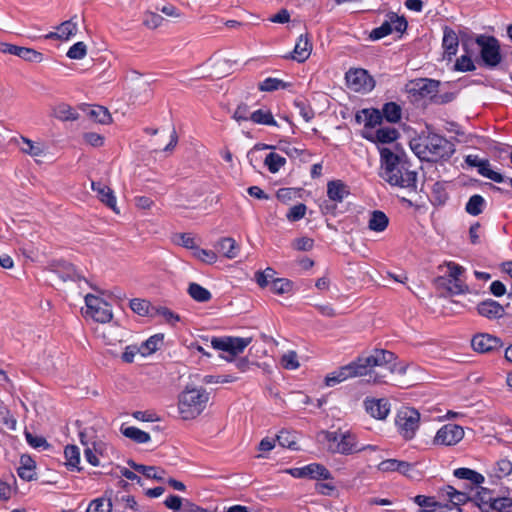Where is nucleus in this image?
I'll list each match as a JSON object with an SVG mask.
<instances>
[{"label":"nucleus","instance_id":"obj_25","mask_svg":"<svg viewBox=\"0 0 512 512\" xmlns=\"http://www.w3.org/2000/svg\"><path fill=\"white\" fill-rule=\"evenodd\" d=\"M348 194V186L342 180H331L327 183V196L331 201L341 203Z\"/></svg>","mask_w":512,"mask_h":512},{"label":"nucleus","instance_id":"obj_38","mask_svg":"<svg viewBox=\"0 0 512 512\" xmlns=\"http://www.w3.org/2000/svg\"><path fill=\"white\" fill-rule=\"evenodd\" d=\"M16 56L22 58L23 60L31 63H40L43 61V54L35 49L28 47L18 46Z\"/></svg>","mask_w":512,"mask_h":512},{"label":"nucleus","instance_id":"obj_11","mask_svg":"<svg viewBox=\"0 0 512 512\" xmlns=\"http://www.w3.org/2000/svg\"><path fill=\"white\" fill-rule=\"evenodd\" d=\"M346 85L354 92L366 93L371 91L375 82L367 71L361 68L350 69L345 75Z\"/></svg>","mask_w":512,"mask_h":512},{"label":"nucleus","instance_id":"obj_10","mask_svg":"<svg viewBox=\"0 0 512 512\" xmlns=\"http://www.w3.org/2000/svg\"><path fill=\"white\" fill-rule=\"evenodd\" d=\"M476 43L481 48V57L486 65L494 67L500 63V45L496 38L480 35L476 38Z\"/></svg>","mask_w":512,"mask_h":512},{"label":"nucleus","instance_id":"obj_2","mask_svg":"<svg viewBox=\"0 0 512 512\" xmlns=\"http://www.w3.org/2000/svg\"><path fill=\"white\" fill-rule=\"evenodd\" d=\"M380 176L392 186L415 191L417 188V173L409 169L408 164L388 148L380 150Z\"/></svg>","mask_w":512,"mask_h":512},{"label":"nucleus","instance_id":"obj_17","mask_svg":"<svg viewBox=\"0 0 512 512\" xmlns=\"http://www.w3.org/2000/svg\"><path fill=\"white\" fill-rule=\"evenodd\" d=\"M362 136L369 141L386 144L394 142L398 138L399 133L391 126H380L375 130L363 129Z\"/></svg>","mask_w":512,"mask_h":512},{"label":"nucleus","instance_id":"obj_48","mask_svg":"<svg viewBox=\"0 0 512 512\" xmlns=\"http://www.w3.org/2000/svg\"><path fill=\"white\" fill-rule=\"evenodd\" d=\"M66 55L72 60H81L87 55V45L82 41L77 42L68 49Z\"/></svg>","mask_w":512,"mask_h":512},{"label":"nucleus","instance_id":"obj_27","mask_svg":"<svg viewBox=\"0 0 512 512\" xmlns=\"http://www.w3.org/2000/svg\"><path fill=\"white\" fill-rule=\"evenodd\" d=\"M306 478L314 480H328L331 479L330 471L322 464L312 463L305 466Z\"/></svg>","mask_w":512,"mask_h":512},{"label":"nucleus","instance_id":"obj_55","mask_svg":"<svg viewBox=\"0 0 512 512\" xmlns=\"http://www.w3.org/2000/svg\"><path fill=\"white\" fill-rule=\"evenodd\" d=\"M193 255L195 258H197L198 260H200L206 264H213L218 259V256L214 251L202 249L199 247H196V249L193 252Z\"/></svg>","mask_w":512,"mask_h":512},{"label":"nucleus","instance_id":"obj_62","mask_svg":"<svg viewBox=\"0 0 512 512\" xmlns=\"http://www.w3.org/2000/svg\"><path fill=\"white\" fill-rule=\"evenodd\" d=\"M307 207L305 204H298L291 207L286 215L290 222H295L302 219L306 214Z\"/></svg>","mask_w":512,"mask_h":512},{"label":"nucleus","instance_id":"obj_37","mask_svg":"<svg viewBox=\"0 0 512 512\" xmlns=\"http://www.w3.org/2000/svg\"><path fill=\"white\" fill-rule=\"evenodd\" d=\"M493 473L496 478H504L512 473V460L506 456L500 458L493 468Z\"/></svg>","mask_w":512,"mask_h":512},{"label":"nucleus","instance_id":"obj_43","mask_svg":"<svg viewBox=\"0 0 512 512\" xmlns=\"http://www.w3.org/2000/svg\"><path fill=\"white\" fill-rule=\"evenodd\" d=\"M123 334V329L110 325L103 329L101 337L105 340V342L108 345H111L115 341L122 342Z\"/></svg>","mask_w":512,"mask_h":512},{"label":"nucleus","instance_id":"obj_32","mask_svg":"<svg viewBox=\"0 0 512 512\" xmlns=\"http://www.w3.org/2000/svg\"><path fill=\"white\" fill-rule=\"evenodd\" d=\"M53 116L61 121H75L78 113L68 104L61 103L53 108Z\"/></svg>","mask_w":512,"mask_h":512},{"label":"nucleus","instance_id":"obj_36","mask_svg":"<svg viewBox=\"0 0 512 512\" xmlns=\"http://www.w3.org/2000/svg\"><path fill=\"white\" fill-rule=\"evenodd\" d=\"M250 120L256 124L277 126L270 110L259 109L250 114Z\"/></svg>","mask_w":512,"mask_h":512},{"label":"nucleus","instance_id":"obj_4","mask_svg":"<svg viewBox=\"0 0 512 512\" xmlns=\"http://www.w3.org/2000/svg\"><path fill=\"white\" fill-rule=\"evenodd\" d=\"M411 148L420 159L426 161L449 158L454 153V146L450 141L430 132L414 139Z\"/></svg>","mask_w":512,"mask_h":512},{"label":"nucleus","instance_id":"obj_63","mask_svg":"<svg viewBox=\"0 0 512 512\" xmlns=\"http://www.w3.org/2000/svg\"><path fill=\"white\" fill-rule=\"evenodd\" d=\"M163 337L159 335L151 336L142 345L141 349L145 351V355H149L158 350L159 344L162 342Z\"/></svg>","mask_w":512,"mask_h":512},{"label":"nucleus","instance_id":"obj_14","mask_svg":"<svg viewBox=\"0 0 512 512\" xmlns=\"http://www.w3.org/2000/svg\"><path fill=\"white\" fill-rule=\"evenodd\" d=\"M440 81L420 78L410 82L408 86L409 93L420 98L434 99L435 94L438 93Z\"/></svg>","mask_w":512,"mask_h":512},{"label":"nucleus","instance_id":"obj_54","mask_svg":"<svg viewBox=\"0 0 512 512\" xmlns=\"http://www.w3.org/2000/svg\"><path fill=\"white\" fill-rule=\"evenodd\" d=\"M129 464L135 471L143 474L147 478H153V479H159V480L162 479V476L159 474L158 468H156L154 466H145V465H141V464H136L134 462H130Z\"/></svg>","mask_w":512,"mask_h":512},{"label":"nucleus","instance_id":"obj_34","mask_svg":"<svg viewBox=\"0 0 512 512\" xmlns=\"http://www.w3.org/2000/svg\"><path fill=\"white\" fill-rule=\"evenodd\" d=\"M279 445L290 450H298L297 435L295 432L281 430L276 436Z\"/></svg>","mask_w":512,"mask_h":512},{"label":"nucleus","instance_id":"obj_16","mask_svg":"<svg viewBox=\"0 0 512 512\" xmlns=\"http://www.w3.org/2000/svg\"><path fill=\"white\" fill-rule=\"evenodd\" d=\"M78 16L74 15L69 20L60 23L56 30L45 35V39L68 41L77 34Z\"/></svg>","mask_w":512,"mask_h":512},{"label":"nucleus","instance_id":"obj_40","mask_svg":"<svg viewBox=\"0 0 512 512\" xmlns=\"http://www.w3.org/2000/svg\"><path fill=\"white\" fill-rule=\"evenodd\" d=\"M285 164L286 159L274 152L269 153L264 160V165L273 174L277 173Z\"/></svg>","mask_w":512,"mask_h":512},{"label":"nucleus","instance_id":"obj_20","mask_svg":"<svg viewBox=\"0 0 512 512\" xmlns=\"http://www.w3.org/2000/svg\"><path fill=\"white\" fill-rule=\"evenodd\" d=\"M91 188L93 191L97 193V198L103 204L109 207L116 214L120 213L119 208L117 207L116 197L114 195L113 190L110 187L103 183L93 181L91 183Z\"/></svg>","mask_w":512,"mask_h":512},{"label":"nucleus","instance_id":"obj_61","mask_svg":"<svg viewBox=\"0 0 512 512\" xmlns=\"http://www.w3.org/2000/svg\"><path fill=\"white\" fill-rule=\"evenodd\" d=\"M414 501L421 507L420 510H430L442 504L440 502H437L434 497H428L424 495H417L414 498Z\"/></svg>","mask_w":512,"mask_h":512},{"label":"nucleus","instance_id":"obj_7","mask_svg":"<svg viewBox=\"0 0 512 512\" xmlns=\"http://www.w3.org/2000/svg\"><path fill=\"white\" fill-rule=\"evenodd\" d=\"M395 424L402 438L410 441L419 428L420 413L412 407H402L396 414Z\"/></svg>","mask_w":512,"mask_h":512},{"label":"nucleus","instance_id":"obj_23","mask_svg":"<svg viewBox=\"0 0 512 512\" xmlns=\"http://www.w3.org/2000/svg\"><path fill=\"white\" fill-rule=\"evenodd\" d=\"M459 40L456 32L449 27H445L442 47L444 49V57L451 60L458 51Z\"/></svg>","mask_w":512,"mask_h":512},{"label":"nucleus","instance_id":"obj_59","mask_svg":"<svg viewBox=\"0 0 512 512\" xmlns=\"http://www.w3.org/2000/svg\"><path fill=\"white\" fill-rule=\"evenodd\" d=\"M393 31V28L391 27L390 18L388 17V20L382 23L381 26L373 29L370 33V38L374 40L381 39L387 35H389Z\"/></svg>","mask_w":512,"mask_h":512},{"label":"nucleus","instance_id":"obj_44","mask_svg":"<svg viewBox=\"0 0 512 512\" xmlns=\"http://www.w3.org/2000/svg\"><path fill=\"white\" fill-rule=\"evenodd\" d=\"M270 290L277 295L287 294L292 290V282L284 278H275L271 281Z\"/></svg>","mask_w":512,"mask_h":512},{"label":"nucleus","instance_id":"obj_30","mask_svg":"<svg viewBox=\"0 0 512 512\" xmlns=\"http://www.w3.org/2000/svg\"><path fill=\"white\" fill-rule=\"evenodd\" d=\"M86 114L91 120L100 124H109L111 122V115L108 109L103 106L89 107Z\"/></svg>","mask_w":512,"mask_h":512},{"label":"nucleus","instance_id":"obj_53","mask_svg":"<svg viewBox=\"0 0 512 512\" xmlns=\"http://www.w3.org/2000/svg\"><path fill=\"white\" fill-rule=\"evenodd\" d=\"M275 271L272 268H266L264 271L255 273V280L261 288L271 285V281L275 279Z\"/></svg>","mask_w":512,"mask_h":512},{"label":"nucleus","instance_id":"obj_21","mask_svg":"<svg viewBox=\"0 0 512 512\" xmlns=\"http://www.w3.org/2000/svg\"><path fill=\"white\" fill-rule=\"evenodd\" d=\"M312 52V43L308 33L301 34L295 44L294 50L290 53L289 58L299 63L305 62Z\"/></svg>","mask_w":512,"mask_h":512},{"label":"nucleus","instance_id":"obj_29","mask_svg":"<svg viewBox=\"0 0 512 512\" xmlns=\"http://www.w3.org/2000/svg\"><path fill=\"white\" fill-rule=\"evenodd\" d=\"M217 247L223 252V256L228 259H234L239 253V247L236 241L231 237L221 238Z\"/></svg>","mask_w":512,"mask_h":512},{"label":"nucleus","instance_id":"obj_58","mask_svg":"<svg viewBox=\"0 0 512 512\" xmlns=\"http://www.w3.org/2000/svg\"><path fill=\"white\" fill-rule=\"evenodd\" d=\"M478 171L482 176H484L494 182H497V183L503 182V176L500 173L492 170L490 167V164L487 160L481 164V167Z\"/></svg>","mask_w":512,"mask_h":512},{"label":"nucleus","instance_id":"obj_52","mask_svg":"<svg viewBox=\"0 0 512 512\" xmlns=\"http://www.w3.org/2000/svg\"><path fill=\"white\" fill-rule=\"evenodd\" d=\"M363 114L365 116V125L364 129H372L375 130L377 125L381 126L382 116L379 111L373 110H363Z\"/></svg>","mask_w":512,"mask_h":512},{"label":"nucleus","instance_id":"obj_26","mask_svg":"<svg viewBox=\"0 0 512 512\" xmlns=\"http://www.w3.org/2000/svg\"><path fill=\"white\" fill-rule=\"evenodd\" d=\"M35 461L29 455H22L18 475L21 479L31 481L35 478Z\"/></svg>","mask_w":512,"mask_h":512},{"label":"nucleus","instance_id":"obj_57","mask_svg":"<svg viewBox=\"0 0 512 512\" xmlns=\"http://www.w3.org/2000/svg\"><path fill=\"white\" fill-rule=\"evenodd\" d=\"M490 507L498 512H510L512 510V499L508 497L491 499Z\"/></svg>","mask_w":512,"mask_h":512},{"label":"nucleus","instance_id":"obj_5","mask_svg":"<svg viewBox=\"0 0 512 512\" xmlns=\"http://www.w3.org/2000/svg\"><path fill=\"white\" fill-rule=\"evenodd\" d=\"M325 440L330 443L329 450L333 453L350 455L364 450L359 447L356 435L350 431L323 432Z\"/></svg>","mask_w":512,"mask_h":512},{"label":"nucleus","instance_id":"obj_35","mask_svg":"<svg viewBox=\"0 0 512 512\" xmlns=\"http://www.w3.org/2000/svg\"><path fill=\"white\" fill-rule=\"evenodd\" d=\"M437 283L439 286H444L451 294H461L466 290V285L461 279L454 280L440 277L437 279Z\"/></svg>","mask_w":512,"mask_h":512},{"label":"nucleus","instance_id":"obj_47","mask_svg":"<svg viewBox=\"0 0 512 512\" xmlns=\"http://www.w3.org/2000/svg\"><path fill=\"white\" fill-rule=\"evenodd\" d=\"M112 503L110 499L97 498L91 501L86 512H111Z\"/></svg>","mask_w":512,"mask_h":512},{"label":"nucleus","instance_id":"obj_24","mask_svg":"<svg viewBox=\"0 0 512 512\" xmlns=\"http://www.w3.org/2000/svg\"><path fill=\"white\" fill-rule=\"evenodd\" d=\"M412 467L411 463L397 459L384 460L377 466L378 470L381 472H399L405 476H409Z\"/></svg>","mask_w":512,"mask_h":512},{"label":"nucleus","instance_id":"obj_41","mask_svg":"<svg viewBox=\"0 0 512 512\" xmlns=\"http://www.w3.org/2000/svg\"><path fill=\"white\" fill-rule=\"evenodd\" d=\"M64 455L66 459V466L69 468H79L80 463V451L76 445H67L64 450Z\"/></svg>","mask_w":512,"mask_h":512},{"label":"nucleus","instance_id":"obj_31","mask_svg":"<svg viewBox=\"0 0 512 512\" xmlns=\"http://www.w3.org/2000/svg\"><path fill=\"white\" fill-rule=\"evenodd\" d=\"M121 433L131 439L132 441L143 444L150 441L151 437L149 433L140 430L139 428L133 427V426H122L121 427Z\"/></svg>","mask_w":512,"mask_h":512},{"label":"nucleus","instance_id":"obj_60","mask_svg":"<svg viewBox=\"0 0 512 512\" xmlns=\"http://www.w3.org/2000/svg\"><path fill=\"white\" fill-rule=\"evenodd\" d=\"M292 247L297 251H310L314 247V240L306 236L299 237L292 241Z\"/></svg>","mask_w":512,"mask_h":512},{"label":"nucleus","instance_id":"obj_42","mask_svg":"<svg viewBox=\"0 0 512 512\" xmlns=\"http://www.w3.org/2000/svg\"><path fill=\"white\" fill-rule=\"evenodd\" d=\"M164 18L153 11H145L143 14V25L149 30H155L162 26Z\"/></svg>","mask_w":512,"mask_h":512},{"label":"nucleus","instance_id":"obj_18","mask_svg":"<svg viewBox=\"0 0 512 512\" xmlns=\"http://www.w3.org/2000/svg\"><path fill=\"white\" fill-rule=\"evenodd\" d=\"M178 142V136L174 128L161 130L160 133L151 139V147L154 151H172Z\"/></svg>","mask_w":512,"mask_h":512},{"label":"nucleus","instance_id":"obj_8","mask_svg":"<svg viewBox=\"0 0 512 512\" xmlns=\"http://www.w3.org/2000/svg\"><path fill=\"white\" fill-rule=\"evenodd\" d=\"M85 316L96 322L107 323L112 319L111 306L100 296L87 294L85 296Z\"/></svg>","mask_w":512,"mask_h":512},{"label":"nucleus","instance_id":"obj_28","mask_svg":"<svg viewBox=\"0 0 512 512\" xmlns=\"http://www.w3.org/2000/svg\"><path fill=\"white\" fill-rule=\"evenodd\" d=\"M389 224V219L382 211H373L368 221V227L375 232H383Z\"/></svg>","mask_w":512,"mask_h":512},{"label":"nucleus","instance_id":"obj_9","mask_svg":"<svg viewBox=\"0 0 512 512\" xmlns=\"http://www.w3.org/2000/svg\"><path fill=\"white\" fill-rule=\"evenodd\" d=\"M465 432L462 426L457 424H445L436 432L432 439L434 446H455L464 438Z\"/></svg>","mask_w":512,"mask_h":512},{"label":"nucleus","instance_id":"obj_50","mask_svg":"<svg viewBox=\"0 0 512 512\" xmlns=\"http://www.w3.org/2000/svg\"><path fill=\"white\" fill-rule=\"evenodd\" d=\"M383 115L389 122L394 123L400 120L401 109L396 103L390 102L384 105Z\"/></svg>","mask_w":512,"mask_h":512},{"label":"nucleus","instance_id":"obj_46","mask_svg":"<svg viewBox=\"0 0 512 512\" xmlns=\"http://www.w3.org/2000/svg\"><path fill=\"white\" fill-rule=\"evenodd\" d=\"M130 308L133 312L140 316H146L150 314L151 304L146 299L135 298L130 301Z\"/></svg>","mask_w":512,"mask_h":512},{"label":"nucleus","instance_id":"obj_49","mask_svg":"<svg viewBox=\"0 0 512 512\" xmlns=\"http://www.w3.org/2000/svg\"><path fill=\"white\" fill-rule=\"evenodd\" d=\"M82 141L85 145L94 148L102 147L105 143V137L96 132H84L82 134Z\"/></svg>","mask_w":512,"mask_h":512},{"label":"nucleus","instance_id":"obj_45","mask_svg":"<svg viewBox=\"0 0 512 512\" xmlns=\"http://www.w3.org/2000/svg\"><path fill=\"white\" fill-rule=\"evenodd\" d=\"M280 364L284 369L296 370L299 368L300 363L298 355L295 351H288L281 356Z\"/></svg>","mask_w":512,"mask_h":512},{"label":"nucleus","instance_id":"obj_22","mask_svg":"<svg viewBox=\"0 0 512 512\" xmlns=\"http://www.w3.org/2000/svg\"><path fill=\"white\" fill-rule=\"evenodd\" d=\"M477 312L488 319H498L504 315L505 310L498 302L489 299L477 305Z\"/></svg>","mask_w":512,"mask_h":512},{"label":"nucleus","instance_id":"obj_6","mask_svg":"<svg viewBox=\"0 0 512 512\" xmlns=\"http://www.w3.org/2000/svg\"><path fill=\"white\" fill-rule=\"evenodd\" d=\"M370 362L366 360H359V357L350 362L347 365L341 366L333 372L326 375L324 379V383L327 387H333L337 384H340L346 380L363 377L365 374V367L369 365Z\"/></svg>","mask_w":512,"mask_h":512},{"label":"nucleus","instance_id":"obj_51","mask_svg":"<svg viewBox=\"0 0 512 512\" xmlns=\"http://www.w3.org/2000/svg\"><path fill=\"white\" fill-rule=\"evenodd\" d=\"M484 199L480 195H473L466 204V211L473 216L479 215L484 206Z\"/></svg>","mask_w":512,"mask_h":512},{"label":"nucleus","instance_id":"obj_1","mask_svg":"<svg viewBox=\"0 0 512 512\" xmlns=\"http://www.w3.org/2000/svg\"><path fill=\"white\" fill-rule=\"evenodd\" d=\"M359 360H366L369 363L365 367V374L368 383L384 384L387 383L388 376L396 374L398 376L406 375L411 366L406 363L397 362L396 355L388 350L374 349L368 355L360 356Z\"/></svg>","mask_w":512,"mask_h":512},{"label":"nucleus","instance_id":"obj_64","mask_svg":"<svg viewBox=\"0 0 512 512\" xmlns=\"http://www.w3.org/2000/svg\"><path fill=\"white\" fill-rule=\"evenodd\" d=\"M25 438L30 446L33 448H44L47 449L50 447L47 440L42 436H35L32 433L26 431Z\"/></svg>","mask_w":512,"mask_h":512},{"label":"nucleus","instance_id":"obj_39","mask_svg":"<svg viewBox=\"0 0 512 512\" xmlns=\"http://www.w3.org/2000/svg\"><path fill=\"white\" fill-rule=\"evenodd\" d=\"M454 475L459 479H466L473 484L479 485L484 482V476L469 468H458L454 471Z\"/></svg>","mask_w":512,"mask_h":512},{"label":"nucleus","instance_id":"obj_13","mask_svg":"<svg viewBox=\"0 0 512 512\" xmlns=\"http://www.w3.org/2000/svg\"><path fill=\"white\" fill-rule=\"evenodd\" d=\"M17 144L23 154L30 156L38 164L43 163L47 157V146L42 141H33L27 137L21 136Z\"/></svg>","mask_w":512,"mask_h":512},{"label":"nucleus","instance_id":"obj_19","mask_svg":"<svg viewBox=\"0 0 512 512\" xmlns=\"http://www.w3.org/2000/svg\"><path fill=\"white\" fill-rule=\"evenodd\" d=\"M364 407L370 416L378 420H384L390 412V403L385 398H366Z\"/></svg>","mask_w":512,"mask_h":512},{"label":"nucleus","instance_id":"obj_3","mask_svg":"<svg viewBox=\"0 0 512 512\" xmlns=\"http://www.w3.org/2000/svg\"><path fill=\"white\" fill-rule=\"evenodd\" d=\"M210 392L203 386L187 384L177 395V413L181 420L197 419L207 409Z\"/></svg>","mask_w":512,"mask_h":512},{"label":"nucleus","instance_id":"obj_12","mask_svg":"<svg viewBox=\"0 0 512 512\" xmlns=\"http://www.w3.org/2000/svg\"><path fill=\"white\" fill-rule=\"evenodd\" d=\"M250 337H221L213 338L211 345L214 349L228 352L232 356L242 353L251 343Z\"/></svg>","mask_w":512,"mask_h":512},{"label":"nucleus","instance_id":"obj_33","mask_svg":"<svg viewBox=\"0 0 512 512\" xmlns=\"http://www.w3.org/2000/svg\"><path fill=\"white\" fill-rule=\"evenodd\" d=\"M187 291L190 297L197 302H208L212 298L210 291L198 283H190Z\"/></svg>","mask_w":512,"mask_h":512},{"label":"nucleus","instance_id":"obj_15","mask_svg":"<svg viewBox=\"0 0 512 512\" xmlns=\"http://www.w3.org/2000/svg\"><path fill=\"white\" fill-rule=\"evenodd\" d=\"M503 343L500 338L488 333H479L473 336L471 346L478 353H490L499 350Z\"/></svg>","mask_w":512,"mask_h":512},{"label":"nucleus","instance_id":"obj_56","mask_svg":"<svg viewBox=\"0 0 512 512\" xmlns=\"http://www.w3.org/2000/svg\"><path fill=\"white\" fill-rule=\"evenodd\" d=\"M286 87V84L280 80V79H277V78H266L265 80H263L261 83H259V90L261 91H266V92H271V91H275V90H278V89H283Z\"/></svg>","mask_w":512,"mask_h":512}]
</instances>
